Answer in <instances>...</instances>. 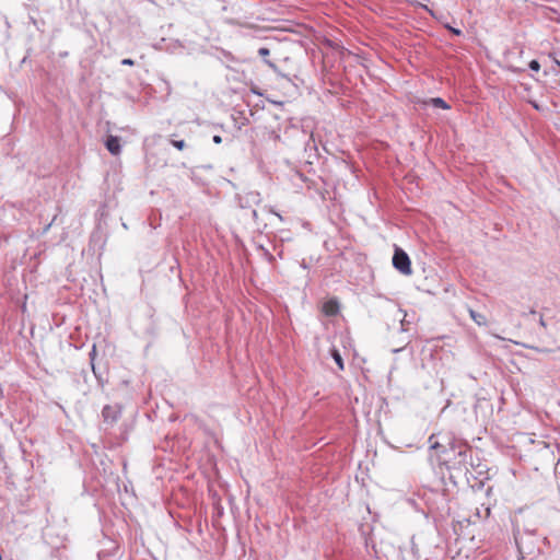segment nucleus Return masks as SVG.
<instances>
[{"label": "nucleus", "instance_id": "nucleus-1", "mask_svg": "<svg viewBox=\"0 0 560 560\" xmlns=\"http://www.w3.org/2000/svg\"><path fill=\"white\" fill-rule=\"evenodd\" d=\"M393 265L402 275L409 276L412 272L409 256L401 248L396 247L393 256Z\"/></svg>", "mask_w": 560, "mask_h": 560}, {"label": "nucleus", "instance_id": "nucleus-2", "mask_svg": "<svg viewBox=\"0 0 560 560\" xmlns=\"http://www.w3.org/2000/svg\"><path fill=\"white\" fill-rule=\"evenodd\" d=\"M106 149L114 155H118L121 152L119 138L116 136H109L105 142Z\"/></svg>", "mask_w": 560, "mask_h": 560}, {"label": "nucleus", "instance_id": "nucleus-3", "mask_svg": "<svg viewBox=\"0 0 560 560\" xmlns=\"http://www.w3.org/2000/svg\"><path fill=\"white\" fill-rule=\"evenodd\" d=\"M323 312L328 316H334L339 312V304L335 300H329L324 303Z\"/></svg>", "mask_w": 560, "mask_h": 560}, {"label": "nucleus", "instance_id": "nucleus-4", "mask_svg": "<svg viewBox=\"0 0 560 560\" xmlns=\"http://www.w3.org/2000/svg\"><path fill=\"white\" fill-rule=\"evenodd\" d=\"M430 104L433 105L434 107H439V108H443V109L450 108V105L441 97L431 98Z\"/></svg>", "mask_w": 560, "mask_h": 560}, {"label": "nucleus", "instance_id": "nucleus-5", "mask_svg": "<svg viewBox=\"0 0 560 560\" xmlns=\"http://www.w3.org/2000/svg\"><path fill=\"white\" fill-rule=\"evenodd\" d=\"M331 357L335 360L336 364L338 365L339 370H343L345 369L343 360L341 358L340 352L337 349L334 348L331 350Z\"/></svg>", "mask_w": 560, "mask_h": 560}, {"label": "nucleus", "instance_id": "nucleus-6", "mask_svg": "<svg viewBox=\"0 0 560 560\" xmlns=\"http://www.w3.org/2000/svg\"><path fill=\"white\" fill-rule=\"evenodd\" d=\"M469 314H470V317L474 319V322L481 326V325H485L486 324V317L472 310L469 311Z\"/></svg>", "mask_w": 560, "mask_h": 560}, {"label": "nucleus", "instance_id": "nucleus-7", "mask_svg": "<svg viewBox=\"0 0 560 560\" xmlns=\"http://www.w3.org/2000/svg\"><path fill=\"white\" fill-rule=\"evenodd\" d=\"M112 412H113L112 407L105 406L103 408L102 415H103L105 420L112 419V421H115L116 420V416L112 415Z\"/></svg>", "mask_w": 560, "mask_h": 560}, {"label": "nucleus", "instance_id": "nucleus-8", "mask_svg": "<svg viewBox=\"0 0 560 560\" xmlns=\"http://www.w3.org/2000/svg\"><path fill=\"white\" fill-rule=\"evenodd\" d=\"M172 144L178 150H183L186 145L184 140H173Z\"/></svg>", "mask_w": 560, "mask_h": 560}, {"label": "nucleus", "instance_id": "nucleus-9", "mask_svg": "<svg viewBox=\"0 0 560 560\" xmlns=\"http://www.w3.org/2000/svg\"><path fill=\"white\" fill-rule=\"evenodd\" d=\"M529 68L533 71H538L540 69V65H539V62L537 60H532L529 62Z\"/></svg>", "mask_w": 560, "mask_h": 560}, {"label": "nucleus", "instance_id": "nucleus-10", "mask_svg": "<svg viewBox=\"0 0 560 560\" xmlns=\"http://www.w3.org/2000/svg\"><path fill=\"white\" fill-rule=\"evenodd\" d=\"M269 52H270V51H269V49H268V48H266V47H261V48H259V50H258V54H259V56H261V57H267V56L269 55Z\"/></svg>", "mask_w": 560, "mask_h": 560}, {"label": "nucleus", "instance_id": "nucleus-11", "mask_svg": "<svg viewBox=\"0 0 560 560\" xmlns=\"http://www.w3.org/2000/svg\"><path fill=\"white\" fill-rule=\"evenodd\" d=\"M133 63H135L133 60L129 59V58L121 60V65H124V66H133Z\"/></svg>", "mask_w": 560, "mask_h": 560}, {"label": "nucleus", "instance_id": "nucleus-12", "mask_svg": "<svg viewBox=\"0 0 560 560\" xmlns=\"http://www.w3.org/2000/svg\"><path fill=\"white\" fill-rule=\"evenodd\" d=\"M213 142L220 144L222 142V138L218 135L213 136Z\"/></svg>", "mask_w": 560, "mask_h": 560}, {"label": "nucleus", "instance_id": "nucleus-13", "mask_svg": "<svg viewBox=\"0 0 560 560\" xmlns=\"http://www.w3.org/2000/svg\"><path fill=\"white\" fill-rule=\"evenodd\" d=\"M280 221H283V218L281 214H279L278 212L276 211H271Z\"/></svg>", "mask_w": 560, "mask_h": 560}, {"label": "nucleus", "instance_id": "nucleus-14", "mask_svg": "<svg viewBox=\"0 0 560 560\" xmlns=\"http://www.w3.org/2000/svg\"><path fill=\"white\" fill-rule=\"evenodd\" d=\"M265 62H266L270 68H275V65H273L270 60H265Z\"/></svg>", "mask_w": 560, "mask_h": 560}, {"label": "nucleus", "instance_id": "nucleus-15", "mask_svg": "<svg viewBox=\"0 0 560 560\" xmlns=\"http://www.w3.org/2000/svg\"><path fill=\"white\" fill-rule=\"evenodd\" d=\"M466 454H467V452H466V451H464V452H463V451H460V452L458 453V455H459V456H464V457L466 456Z\"/></svg>", "mask_w": 560, "mask_h": 560}, {"label": "nucleus", "instance_id": "nucleus-16", "mask_svg": "<svg viewBox=\"0 0 560 560\" xmlns=\"http://www.w3.org/2000/svg\"><path fill=\"white\" fill-rule=\"evenodd\" d=\"M557 66L560 68V61L556 60Z\"/></svg>", "mask_w": 560, "mask_h": 560}, {"label": "nucleus", "instance_id": "nucleus-17", "mask_svg": "<svg viewBox=\"0 0 560 560\" xmlns=\"http://www.w3.org/2000/svg\"><path fill=\"white\" fill-rule=\"evenodd\" d=\"M540 325L545 326L544 319H540Z\"/></svg>", "mask_w": 560, "mask_h": 560}]
</instances>
